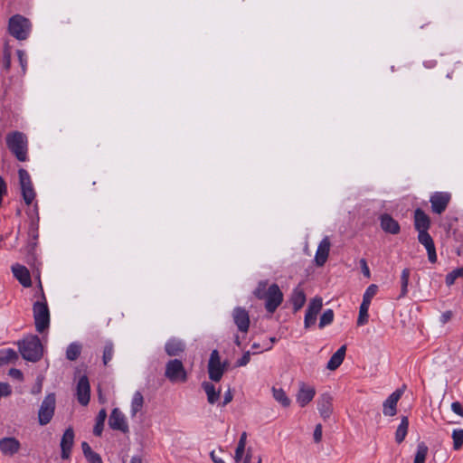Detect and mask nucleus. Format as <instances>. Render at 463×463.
I'll use <instances>...</instances> for the list:
<instances>
[{"label":"nucleus","instance_id":"nucleus-40","mask_svg":"<svg viewBox=\"0 0 463 463\" xmlns=\"http://www.w3.org/2000/svg\"><path fill=\"white\" fill-rule=\"evenodd\" d=\"M113 354H114L113 344L111 342H108L105 345L104 350H103L102 360H103L104 365H107L111 361V359L113 357Z\"/></svg>","mask_w":463,"mask_h":463},{"label":"nucleus","instance_id":"nucleus-53","mask_svg":"<svg viewBox=\"0 0 463 463\" xmlns=\"http://www.w3.org/2000/svg\"><path fill=\"white\" fill-rule=\"evenodd\" d=\"M9 375L13 378L19 379V380H21L23 378L22 372L20 370L14 369V368L10 369Z\"/></svg>","mask_w":463,"mask_h":463},{"label":"nucleus","instance_id":"nucleus-52","mask_svg":"<svg viewBox=\"0 0 463 463\" xmlns=\"http://www.w3.org/2000/svg\"><path fill=\"white\" fill-rule=\"evenodd\" d=\"M17 55H18V59H19L20 64H21L22 68L24 70L25 66H26L25 54H24V52L23 51L18 50L17 51Z\"/></svg>","mask_w":463,"mask_h":463},{"label":"nucleus","instance_id":"nucleus-45","mask_svg":"<svg viewBox=\"0 0 463 463\" xmlns=\"http://www.w3.org/2000/svg\"><path fill=\"white\" fill-rule=\"evenodd\" d=\"M250 352L247 351L243 354V355L241 356V358H240L238 361H237V365L238 366H245L249 362H250Z\"/></svg>","mask_w":463,"mask_h":463},{"label":"nucleus","instance_id":"nucleus-15","mask_svg":"<svg viewBox=\"0 0 463 463\" xmlns=\"http://www.w3.org/2000/svg\"><path fill=\"white\" fill-rule=\"evenodd\" d=\"M403 394L402 389L394 391L383 403V413L385 416H394L397 413V403Z\"/></svg>","mask_w":463,"mask_h":463},{"label":"nucleus","instance_id":"nucleus-1","mask_svg":"<svg viewBox=\"0 0 463 463\" xmlns=\"http://www.w3.org/2000/svg\"><path fill=\"white\" fill-rule=\"evenodd\" d=\"M8 149L20 162L28 160V137L20 131H12L5 137Z\"/></svg>","mask_w":463,"mask_h":463},{"label":"nucleus","instance_id":"nucleus-36","mask_svg":"<svg viewBox=\"0 0 463 463\" xmlns=\"http://www.w3.org/2000/svg\"><path fill=\"white\" fill-rule=\"evenodd\" d=\"M428 455V447L424 442L418 444L413 463H425Z\"/></svg>","mask_w":463,"mask_h":463},{"label":"nucleus","instance_id":"nucleus-63","mask_svg":"<svg viewBox=\"0 0 463 463\" xmlns=\"http://www.w3.org/2000/svg\"><path fill=\"white\" fill-rule=\"evenodd\" d=\"M275 341H276V338H275V337H271V338H270V342H271V343H274Z\"/></svg>","mask_w":463,"mask_h":463},{"label":"nucleus","instance_id":"nucleus-55","mask_svg":"<svg viewBox=\"0 0 463 463\" xmlns=\"http://www.w3.org/2000/svg\"><path fill=\"white\" fill-rule=\"evenodd\" d=\"M81 448H82V451H83L84 457H87V455H90V453L93 452V450L91 449L90 446L86 441H83L81 443Z\"/></svg>","mask_w":463,"mask_h":463},{"label":"nucleus","instance_id":"nucleus-33","mask_svg":"<svg viewBox=\"0 0 463 463\" xmlns=\"http://www.w3.org/2000/svg\"><path fill=\"white\" fill-rule=\"evenodd\" d=\"M272 393H273V397L274 399L279 402L283 407H288L290 405V399L288 397V395L286 394V392H284L283 389L281 388H275L273 387L272 388Z\"/></svg>","mask_w":463,"mask_h":463},{"label":"nucleus","instance_id":"nucleus-24","mask_svg":"<svg viewBox=\"0 0 463 463\" xmlns=\"http://www.w3.org/2000/svg\"><path fill=\"white\" fill-rule=\"evenodd\" d=\"M20 449V442L14 438H4L0 440V449L5 455H14Z\"/></svg>","mask_w":463,"mask_h":463},{"label":"nucleus","instance_id":"nucleus-57","mask_svg":"<svg viewBox=\"0 0 463 463\" xmlns=\"http://www.w3.org/2000/svg\"><path fill=\"white\" fill-rule=\"evenodd\" d=\"M98 395H99V401L100 403H105L106 402V399L104 398L103 394H102V391L100 389V387L98 388Z\"/></svg>","mask_w":463,"mask_h":463},{"label":"nucleus","instance_id":"nucleus-60","mask_svg":"<svg viewBox=\"0 0 463 463\" xmlns=\"http://www.w3.org/2000/svg\"><path fill=\"white\" fill-rule=\"evenodd\" d=\"M250 458H251V453H250V450L249 449L243 461H248L250 463Z\"/></svg>","mask_w":463,"mask_h":463},{"label":"nucleus","instance_id":"nucleus-14","mask_svg":"<svg viewBox=\"0 0 463 463\" xmlns=\"http://www.w3.org/2000/svg\"><path fill=\"white\" fill-rule=\"evenodd\" d=\"M232 318L239 331L247 333L250 327V316L248 311L241 307H237L232 311Z\"/></svg>","mask_w":463,"mask_h":463},{"label":"nucleus","instance_id":"nucleus-3","mask_svg":"<svg viewBox=\"0 0 463 463\" xmlns=\"http://www.w3.org/2000/svg\"><path fill=\"white\" fill-rule=\"evenodd\" d=\"M32 24L23 15H13L8 22L9 33L19 41L26 40L31 33Z\"/></svg>","mask_w":463,"mask_h":463},{"label":"nucleus","instance_id":"nucleus-56","mask_svg":"<svg viewBox=\"0 0 463 463\" xmlns=\"http://www.w3.org/2000/svg\"><path fill=\"white\" fill-rule=\"evenodd\" d=\"M211 458L213 459V461L214 463H225L221 458H218L216 455H215V452L214 451H212L211 454Z\"/></svg>","mask_w":463,"mask_h":463},{"label":"nucleus","instance_id":"nucleus-2","mask_svg":"<svg viewBox=\"0 0 463 463\" xmlns=\"http://www.w3.org/2000/svg\"><path fill=\"white\" fill-rule=\"evenodd\" d=\"M18 346L23 358L27 361L36 362L42 356V345L35 335L28 336L18 342Z\"/></svg>","mask_w":463,"mask_h":463},{"label":"nucleus","instance_id":"nucleus-58","mask_svg":"<svg viewBox=\"0 0 463 463\" xmlns=\"http://www.w3.org/2000/svg\"><path fill=\"white\" fill-rule=\"evenodd\" d=\"M452 271L456 274L457 278H459V277L463 278V266L461 268L456 269Z\"/></svg>","mask_w":463,"mask_h":463},{"label":"nucleus","instance_id":"nucleus-27","mask_svg":"<svg viewBox=\"0 0 463 463\" xmlns=\"http://www.w3.org/2000/svg\"><path fill=\"white\" fill-rule=\"evenodd\" d=\"M184 344L178 339H170L165 346V352L169 356H176L184 351Z\"/></svg>","mask_w":463,"mask_h":463},{"label":"nucleus","instance_id":"nucleus-51","mask_svg":"<svg viewBox=\"0 0 463 463\" xmlns=\"http://www.w3.org/2000/svg\"><path fill=\"white\" fill-rule=\"evenodd\" d=\"M457 279H458V278H457L456 274H455L453 271H451V272H449V273L446 276V284H447L448 286H451V285H453V284L455 283V280H456Z\"/></svg>","mask_w":463,"mask_h":463},{"label":"nucleus","instance_id":"nucleus-20","mask_svg":"<svg viewBox=\"0 0 463 463\" xmlns=\"http://www.w3.org/2000/svg\"><path fill=\"white\" fill-rule=\"evenodd\" d=\"M380 225L384 232L392 235L398 234L401 231L399 222L388 213L380 216Z\"/></svg>","mask_w":463,"mask_h":463},{"label":"nucleus","instance_id":"nucleus-39","mask_svg":"<svg viewBox=\"0 0 463 463\" xmlns=\"http://www.w3.org/2000/svg\"><path fill=\"white\" fill-rule=\"evenodd\" d=\"M253 294L257 298L263 299L268 295V281H260Z\"/></svg>","mask_w":463,"mask_h":463},{"label":"nucleus","instance_id":"nucleus-62","mask_svg":"<svg viewBox=\"0 0 463 463\" xmlns=\"http://www.w3.org/2000/svg\"><path fill=\"white\" fill-rule=\"evenodd\" d=\"M251 347H252V349H259L260 347V344L254 343Z\"/></svg>","mask_w":463,"mask_h":463},{"label":"nucleus","instance_id":"nucleus-25","mask_svg":"<svg viewBox=\"0 0 463 463\" xmlns=\"http://www.w3.org/2000/svg\"><path fill=\"white\" fill-rule=\"evenodd\" d=\"M346 352V345H342L329 359L326 368L330 371L336 370L343 363Z\"/></svg>","mask_w":463,"mask_h":463},{"label":"nucleus","instance_id":"nucleus-7","mask_svg":"<svg viewBox=\"0 0 463 463\" xmlns=\"http://www.w3.org/2000/svg\"><path fill=\"white\" fill-rule=\"evenodd\" d=\"M55 406V394H49L42 402L38 412V419L41 425H45L50 422L54 415Z\"/></svg>","mask_w":463,"mask_h":463},{"label":"nucleus","instance_id":"nucleus-28","mask_svg":"<svg viewBox=\"0 0 463 463\" xmlns=\"http://www.w3.org/2000/svg\"><path fill=\"white\" fill-rule=\"evenodd\" d=\"M409 430V419L407 416H402L401 418V423L399 424L396 431H395V441L398 444H401L404 441Z\"/></svg>","mask_w":463,"mask_h":463},{"label":"nucleus","instance_id":"nucleus-32","mask_svg":"<svg viewBox=\"0 0 463 463\" xmlns=\"http://www.w3.org/2000/svg\"><path fill=\"white\" fill-rule=\"evenodd\" d=\"M107 418V412L105 409L99 411L97 419L96 424L93 428V434L97 437H100L103 431L104 422Z\"/></svg>","mask_w":463,"mask_h":463},{"label":"nucleus","instance_id":"nucleus-48","mask_svg":"<svg viewBox=\"0 0 463 463\" xmlns=\"http://www.w3.org/2000/svg\"><path fill=\"white\" fill-rule=\"evenodd\" d=\"M451 410L453 411V412H455L456 414L459 415V416H462L463 417V408L460 404V402H452L451 404Z\"/></svg>","mask_w":463,"mask_h":463},{"label":"nucleus","instance_id":"nucleus-29","mask_svg":"<svg viewBox=\"0 0 463 463\" xmlns=\"http://www.w3.org/2000/svg\"><path fill=\"white\" fill-rule=\"evenodd\" d=\"M202 387L206 392L207 395V401L210 404H213L216 402L220 398V391H216L215 387L213 383L209 382H203L202 383Z\"/></svg>","mask_w":463,"mask_h":463},{"label":"nucleus","instance_id":"nucleus-5","mask_svg":"<svg viewBox=\"0 0 463 463\" xmlns=\"http://www.w3.org/2000/svg\"><path fill=\"white\" fill-rule=\"evenodd\" d=\"M165 376L172 383H185L187 373L183 363L178 359L170 360L165 365Z\"/></svg>","mask_w":463,"mask_h":463},{"label":"nucleus","instance_id":"nucleus-47","mask_svg":"<svg viewBox=\"0 0 463 463\" xmlns=\"http://www.w3.org/2000/svg\"><path fill=\"white\" fill-rule=\"evenodd\" d=\"M360 266H361L362 272L364 275V277L370 278L371 273H370V269H369V267L367 265V262H366L365 259H361L360 260Z\"/></svg>","mask_w":463,"mask_h":463},{"label":"nucleus","instance_id":"nucleus-46","mask_svg":"<svg viewBox=\"0 0 463 463\" xmlns=\"http://www.w3.org/2000/svg\"><path fill=\"white\" fill-rule=\"evenodd\" d=\"M322 439V425L317 424L314 430V440L316 443H319Z\"/></svg>","mask_w":463,"mask_h":463},{"label":"nucleus","instance_id":"nucleus-8","mask_svg":"<svg viewBox=\"0 0 463 463\" xmlns=\"http://www.w3.org/2000/svg\"><path fill=\"white\" fill-rule=\"evenodd\" d=\"M18 174L23 198L26 204H31L35 197L31 177L24 168L19 169Z\"/></svg>","mask_w":463,"mask_h":463},{"label":"nucleus","instance_id":"nucleus-30","mask_svg":"<svg viewBox=\"0 0 463 463\" xmlns=\"http://www.w3.org/2000/svg\"><path fill=\"white\" fill-rule=\"evenodd\" d=\"M17 359L18 354L14 350L11 348L0 350V365L14 363Z\"/></svg>","mask_w":463,"mask_h":463},{"label":"nucleus","instance_id":"nucleus-18","mask_svg":"<svg viewBox=\"0 0 463 463\" xmlns=\"http://www.w3.org/2000/svg\"><path fill=\"white\" fill-rule=\"evenodd\" d=\"M74 443V430L72 428H68L61 438L60 446L61 448V458H69L71 456V449Z\"/></svg>","mask_w":463,"mask_h":463},{"label":"nucleus","instance_id":"nucleus-6","mask_svg":"<svg viewBox=\"0 0 463 463\" xmlns=\"http://www.w3.org/2000/svg\"><path fill=\"white\" fill-rule=\"evenodd\" d=\"M265 300L266 310L273 314L283 301V293L277 284H272L268 288V295L263 298Z\"/></svg>","mask_w":463,"mask_h":463},{"label":"nucleus","instance_id":"nucleus-61","mask_svg":"<svg viewBox=\"0 0 463 463\" xmlns=\"http://www.w3.org/2000/svg\"><path fill=\"white\" fill-rule=\"evenodd\" d=\"M234 343L236 344V345L240 346L241 345V340H240V337L238 335L235 336V339H234Z\"/></svg>","mask_w":463,"mask_h":463},{"label":"nucleus","instance_id":"nucleus-10","mask_svg":"<svg viewBox=\"0 0 463 463\" xmlns=\"http://www.w3.org/2000/svg\"><path fill=\"white\" fill-rule=\"evenodd\" d=\"M451 195L447 192H435L430 198L431 211L436 214L444 213L450 202Z\"/></svg>","mask_w":463,"mask_h":463},{"label":"nucleus","instance_id":"nucleus-22","mask_svg":"<svg viewBox=\"0 0 463 463\" xmlns=\"http://www.w3.org/2000/svg\"><path fill=\"white\" fill-rule=\"evenodd\" d=\"M318 411L321 417L326 420L333 412V398L329 393H323L318 400Z\"/></svg>","mask_w":463,"mask_h":463},{"label":"nucleus","instance_id":"nucleus-11","mask_svg":"<svg viewBox=\"0 0 463 463\" xmlns=\"http://www.w3.org/2000/svg\"><path fill=\"white\" fill-rule=\"evenodd\" d=\"M322 307V298L316 297L310 300L304 319V325L306 328H309L310 326L315 325L317 321V316L321 311Z\"/></svg>","mask_w":463,"mask_h":463},{"label":"nucleus","instance_id":"nucleus-64","mask_svg":"<svg viewBox=\"0 0 463 463\" xmlns=\"http://www.w3.org/2000/svg\"><path fill=\"white\" fill-rule=\"evenodd\" d=\"M257 463H262V460H261V458L259 457V459H258V462Z\"/></svg>","mask_w":463,"mask_h":463},{"label":"nucleus","instance_id":"nucleus-35","mask_svg":"<svg viewBox=\"0 0 463 463\" xmlns=\"http://www.w3.org/2000/svg\"><path fill=\"white\" fill-rule=\"evenodd\" d=\"M247 440V433L244 431L241 433L234 455V460L239 463L243 456Z\"/></svg>","mask_w":463,"mask_h":463},{"label":"nucleus","instance_id":"nucleus-13","mask_svg":"<svg viewBox=\"0 0 463 463\" xmlns=\"http://www.w3.org/2000/svg\"><path fill=\"white\" fill-rule=\"evenodd\" d=\"M109 425L112 430H120L123 433H128L129 430L125 415L118 408L112 410Z\"/></svg>","mask_w":463,"mask_h":463},{"label":"nucleus","instance_id":"nucleus-50","mask_svg":"<svg viewBox=\"0 0 463 463\" xmlns=\"http://www.w3.org/2000/svg\"><path fill=\"white\" fill-rule=\"evenodd\" d=\"M453 313L450 310L442 313V315L440 316V322L442 324L448 323L451 319Z\"/></svg>","mask_w":463,"mask_h":463},{"label":"nucleus","instance_id":"nucleus-31","mask_svg":"<svg viewBox=\"0 0 463 463\" xmlns=\"http://www.w3.org/2000/svg\"><path fill=\"white\" fill-rule=\"evenodd\" d=\"M144 405V397L140 392H136L131 402V416L135 417Z\"/></svg>","mask_w":463,"mask_h":463},{"label":"nucleus","instance_id":"nucleus-59","mask_svg":"<svg viewBox=\"0 0 463 463\" xmlns=\"http://www.w3.org/2000/svg\"><path fill=\"white\" fill-rule=\"evenodd\" d=\"M130 463H142V459L139 457H133Z\"/></svg>","mask_w":463,"mask_h":463},{"label":"nucleus","instance_id":"nucleus-43","mask_svg":"<svg viewBox=\"0 0 463 463\" xmlns=\"http://www.w3.org/2000/svg\"><path fill=\"white\" fill-rule=\"evenodd\" d=\"M378 287L375 284L370 285L363 296V303L371 304L373 298L376 295Z\"/></svg>","mask_w":463,"mask_h":463},{"label":"nucleus","instance_id":"nucleus-19","mask_svg":"<svg viewBox=\"0 0 463 463\" xmlns=\"http://www.w3.org/2000/svg\"><path fill=\"white\" fill-rule=\"evenodd\" d=\"M330 246L331 242L328 237H325L320 241L315 256L317 266L321 267L326 262L330 251Z\"/></svg>","mask_w":463,"mask_h":463},{"label":"nucleus","instance_id":"nucleus-4","mask_svg":"<svg viewBox=\"0 0 463 463\" xmlns=\"http://www.w3.org/2000/svg\"><path fill=\"white\" fill-rule=\"evenodd\" d=\"M33 311L36 330L43 333L50 324V312L44 297H43V300L33 304Z\"/></svg>","mask_w":463,"mask_h":463},{"label":"nucleus","instance_id":"nucleus-37","mask_svg":"<svg viewBox=\"0 0 463 463\" xmlns=\"http://www.w3.org/2000/svg\"><path fill=\"white\" fill-rule=\"evenodd\" d=\"M410 274H411V270L409 269H404L402 271V275H401L402 288H401V294H400L399 298H403L407 295Z\"/></svg>","mask_w":463,"mask_h":463},{"label":"nucleus","instance_id":"nucleus-49","mask_svg":"<svg viewBox=\"0 0 463 463\" xmlns=\"http://www.w3.org/2000/svg\"><path fill=\"white\" fill-rule=\"evenodd\" d=\"M10 66H11V55H10L9 52H5L4 54V59H3V67L5 70H9Z\"/></svg>","mask_w":463,"mask_h":463},{"label":"nucleus","instance_id":"nucleus-9","mask_svg":"<svg viewBox=\"0 0 463 463\" xmlns=\"http://www.w3.org/2000/svg\"><path fill=\"white\" fill-rule=\"evenodd\" d=\"M224 371L225 365L221 363L219 352L217 350H213L210 355L208 363L209 378L212 381L219 382L222 379Z\"/></svg>","mask_w":463,"mask_h":463},{"label":"nucleus","instance_id":"nucleus-38","mask_svg":"<svg viewBox=\"0 0 463 463\" xmlns=\"http://www.w3.org/2000/svg\"><path fill=\"white\" fill-rule=\"evenodd\" d=\"M369 307H370V304L362 302L360 308H359V316H358V319H357L358 326H363L368 322Z\"/></svg>","mask_w":463,"mask_h":463},{"label":"nucleus","instance_id":"nucleus-54","mask_svg":"<svg viewBox=\"0 0 463 463\" xmlns=\"http://www.w3.org/2000/svg\"><path fill=\"white\" fill-rule=\"evenodd\" d=\"M232 398H233V395L231 392V390H228L225 394H224V397H223V402H222V406H225L227 405L228 403H230L232 401Z\"/></svg>","mask_w":463,"mask_h":463},{"label":"nucleus","instance_id":"nucleus-41","mask_svg":"<svg viewBox=\"0 0 463 463\" xmlns=\"http://www.w3.org/2000/svg\"><path fill=\"white\" fill-rule=\"evenodd\" d=\"M453 448L458 450L463 445V430H454L452 432Z\"/></svg>","mask_w":463,"mask_h":463},{"label":"nucleus","instance_id":"nucleus-17","mask_svg":"<svg viewBox=\"0 0 463 463\" xmlns=\"http://www.w3.org/2000/svg\"><path fill=\"white\" fill-rule=\"evenodd\" d=\"M316 390L314 387L306 384L305 383H299V390L297 394V402L300 407L307 405L315 397Z\"/></svg>","mask_w":463,"mask_h":463},{"label":"nucleus","instance_id":"nucleus-42","mask_svg":"<svg viewBox=\"0 0 463 463\" xmlns=\"http://www.w3.org/2000/svg\"><path fill=\"white\" fill-rule=\"evenodd\" d=\"M334 320V311L332 309H326L319 320V327L323 328L327 325H330Z\"/></svg>","mask_w":463,"mask_h":463},{"label":"nucleus","instance_id":"nucleus-16","mask_svg":"<svg viewBox=\"0 0 463 463\" xmlns=\"http://www.w3.org/2000/svg\"><path fill=\"white\" fill-rule=\"evenodd\" d=\"M418 241L426 248L430 262L435 263L437 261L436 249L430 233L428 232H419Z\"/></svg>","mask_w":463,"mask_h":463},{"label":"nucleus","instance_id":"nucleus-34","mask_svg":"<svg viewBox=\"0 0 463 463\" xmlns=\"http://www.w3.org/2000/svg\"><path fill=\"white\" fill-rule=\"evenodd\" d=\"M82 345L79 343H71L66 350V358L70 361H75L80 354Z\"/></svg>","mask_w":463,"mask_h":463},{"label":"nucleus","instance_id":"nucleus-26","mask_svg":"<svg viewBox=\"0 0 463 463\" xmlns=\"http://www.w3.org/2000/svg\"><path fill=\"white\" fill-rule=\"evenodd\" d=\"M290 302L295 312H298L303 307L306 303V294L302 288L297 287L294 288L290 297Z\"/></svg>","mask_w":463,"mask_h":463},{"label":"nucleus","instance_id":"nucleus-12","mask_svg":"<svg viewBox=\"0 0 463 463\" xmlns=\"http://www.w3.org/2000/svg\"><path fill=\"white\" fill-rule=\"evenodd\" d=\"M76 397L78 402L82 406H87L90 399V385L86 375H82L76 386Z\"/></svg>","mask_w":463,"mask_h":463},{"label":"nucleus","instance_id":"nucleus-23","mask_svg":"<svg viewBox=\"0 0 463 463\" xmlns=\"http://www.w3.org/2000/svg\"><path fill=\"white\" fill-rule=\"evenodd\" d=\"M12 271L15 279L25 288L31 287L32 280L30 272L26 267L15 264L12 267Z\"/></svg>","mask_w":463,"mask_h":463},{"label":"nucleus","instance_id":"nucleus-44","mask_svg":"<svg viewBox=\"0 0 463 463\" xmlns=\"http://www.w3.org/2000/svg\"><path fill=\"white\" fill-rule=\"evenodd\" d=\"M85 458L89 463H102L101 457L94 451Z\"/></svg>","mask_w":463,"mask_h":463},{"label":"nucleus","instance_id":"nucleus-21","mask_svg":"<svg viewBox=\"0 0 463 463\" xmlns=\"http://www.w3.org/2000/svg\"><path fill=\"white\" fill-rule=\"evenodd\" d=\"M430 227V219L420 208L414 211V228L418 232H428Z\"/></svg>","mask_w":463,"mask_h":463}]
</instances>
